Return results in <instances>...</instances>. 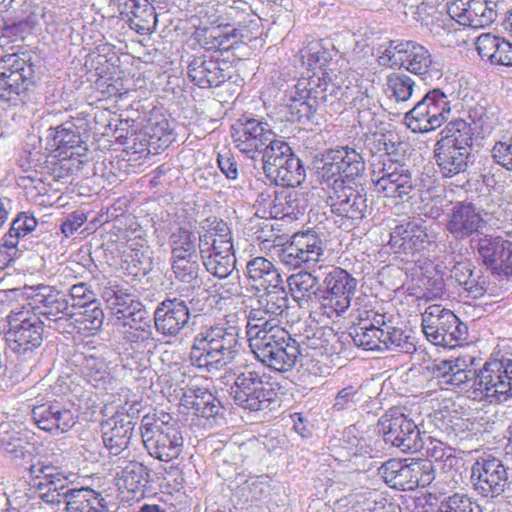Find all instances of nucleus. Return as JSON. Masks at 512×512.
<instances>
[{
  "instance_id": "nucleus-55",
  "label": "nucleus",
  "mask_w": 512,
  "mask_h": 512,
  "mask_svg": "<svg viewBox=\"0 0 512 512\" xmlns=\"http://www.w3.org/2000/svg\"><path fill=\"white\" fill-rule=\"evenodd\" d=\"M369 297L364 295L358 297L355 302L356 313L359 323H366L367 327L387 328L391 325V320H386V315L376 311L371 305L367 304Z\"/></svg>"
},
{
  "instance_id": "nucleus-10",
  "label": "nucleus",
  "mask_w": 512,
  "mask_h": 512,
  "mask_svg": "<svg viewBox=\"0 0 512 512\" xmlns=\"http://www.w3.org/2000/svg\"><path fill=\"white\" fill-rule=\"evenodd\" d=\"M378 63L390 68L403 67L425 82L432 79V56L427 48L414 41H390L378 56Z\"/></svg>"
},
{
  "instance_id": "nucleus-13",
  "label": "nucleus",
  "mask_w": 512,
  "mask_h": 512,
  "mask_svg": "<svg viewBox=\"0 0 512 512\" xmlns=\"http://www.w3.org/2000/svg\"><path fill=\"white\" fill-rule=\"evenodd\" d=\"M325 243L313 230L293 234L289 241L277 250L281 264L288 268H300L302 265H315L324 255Z\"/></svg>"
},
{
  "instance_id": "nucleus-26",
  "label": "nucleus",
  "mask_w": 512,
  "mask_h": 512,
  "mask_svg": "<svg viewBox=\"0 0 512 512\" xmlns=\"http://www.w3.org/2000/svg\"><path fill=\"white\" fill-rule=\"evenodd\" d=\"M427 242L426 227L417 221H406L392 229L389 245L395 253L413 255L422 250Z\"/></svg>"
},
{
  "instance_id": "nucleus-19",
  "label": "nucleus",
  "mask_w": 512,
  "mask_h": 512,
  "mask_svg": "<svg viewBox=\"0 0 512 512\" xmlns=\"http://www.w3.org/2000/svg\"><path fill=\"white\" fill-rule=\"evenodd\" d=\"M329 199L332 212L342 218L358 221L366 216L367 197L359 185H343V181H334Z\"/></svg>"
},
{
  "instance_id": "nucleus-57",
  "label": "nucleus",
  "mask_w": 512,
  "mask_h": 512,
  "mask_svg": "<svg viewBox=\"0 0 512 512\" xmlns=\"http://www.w3.org/2000/svg\"><path fill=\"white\" fill-rule=\"evenodd\" d=\"M124 339L130 345V348L138 353L150 350L156 346L153 337L152 325L134 328L133 330H124Z\"/></svg>"
},
{
  "instance_id": "nucleus-38",
  "label": "nucleus",
  "mask_w": 512,
  "mask_h": 512,
  "mask_svg": "<svg viewBox=\"0 0 512 512\" xmlns=\"http://www.w3.org/2000/svg\"><path fill=\"white\" fill-rule=\"evenodd\" d=\"M288 287L293 299L300 307L308 305L318 292H321L318 277L308 271H299L287 279Z\"/></svg>"
},
{
  "instance_id": "nucleus-51",
  "label": "nucleus",
  "mask_w": 512,
  "mask_h": 512,
  "mask_svg": "<svg viewBox=\"0 0 512 512\" xmlns=\"http://www.w3.org/2000/svg\"><path fill=\"white\" fill-rule=\"evenodd\" d=\"M450 277L464 289L467 297L476 299L483 295V287L473 277L472 266L468 261L457 262L450 270Z\"/></svg>"
},
{
  "instance_id": "nucleus-16",
  "label": "nucleus",
  "mask_w": 512,
  "mask_h": 512,
  "mask_svg": "<svg viewBox=\"0 0 512 512\" xmlns=\"http://www.w3.org/2000/svg\"><path fill=\"white\" fill-rule=\"evenodd\" d=\"M28 471L31 476L30 485L39 491L40 497L47 503H59L62 492L72 485L71 474H65L46 460H38L30 465Z\"/></svg>"
},
{
  "instance_id": "nucleus-48",
  "label": "nucleus",
  "mask_w": 512,
  "mask_h": 512,
  "mask_svg": "<svg viewBox=\"0 0 512 512\" xmlns=\"http://www.w3.org/2000/svg\"><path fill=\"white\" fill-rule=\"evenodd\" d=\"M198 258L199 256L172 257V270L175 278L192 289L202 285Z\"/></svg>"
},
{
  "instance_id": "nucleus-60",
  "label": "nucleus",
  "mask_w": 512,
  "mask_h": 512,
  "mask_svg": "<svg viewBox=\"0 0 512 512\" xmlns=\"http://www.w3.org/2000/svg\"><path fill=\"white\" fill-rule=\"evenodd\" d=\"M117 319L122 321L125 330H133L134 328L151 325L148 311L140 302L134 303V306L129 310H122V314L117 316Z\"/></svg>"
},
{
  "instance_id": "nucleus-12",
  "label": "nucleus",
  "mask_w": 512,
  "mask_h": 512,
  "mask_svg": "<svg viewBox=\"0 0 512 512\" xmlns=\"http://www.w3.org/2000/svg\"><path fill=\"white\" fill-rule=\"evenodd\" d=\"M512 396V360L486 362L476 373V389L472 398L501 403Z\"/></svg>"
},
{
  "instance_id": "nucleus-62",
  "label": "nucleus",
  "mask_w": 512,
  "mask_h": 512,
  "mask_svg": "<svg viewBox=\"0 0 512 512\" xmlns=\"http://www.w3.org/2000/svg\"><path fill=\"white\" fill-rule=\"evenodd\" d=\"M317 175L320 182L332 189V183L340 178L336 157L333 149L327 150L317 166Z\"/></svg>"
},
{
  "instance_id": "nucleus-53",
  "label": "nucleus",
  "mask_w": 512,
  "mask_h": 512,
  "mask_svg": "<svg viewBox=\"0 0 512 512\" xmlns=\"http://www.w3.org/2000/svg\"><path fill=\"white\" fill-rule=\"evenodd\" d=\"M306 178V171L302 161L295 155L284 165V167L275 173L273 179L277 185L284 187L299 186Z\"/></svg>"
},
{
  "instance_id": "nucleus-50",
  "label": "nucleus",
  "mask_w": 512,
  "mask_h": 512,
  "mask_svg": "<svg viewBox=\"0 0 512 512\" xmlns=\"http://www.w3.org/2000/svg\"><path fill=\"white\" fill-rule=\"evenodd\" d=\"M201 261L206 271L219 279L230 276L236 265L234 249L209 253Z\"/></svg>"
},
{
  "instance_id": "nucleus-43",
  "label": "nucleus",
  "mask_w": 512,
  "mask_h": 512,
  "mask_svg": "<svg viewBox=\"0 0 512 512\" xmlns=\"http://www.w3.org/2000/svg\"><path fill=\"white\" fill-rule=\"evenodd\" d=\"M410 463L389 459L378 468V475L391 488L408 491L410 486Z\"/></svg>"
},
{
  "instance_id": "nucleus-40",
  "label": "nucleus",
  "mask_w": 512,
  "mask_h": 512,
  "mask_svg": "<svg viewBox=\"0 0 512 512\" xmlns=\"http://www.w3.org/2000/svg\"><path fill=\"white\" fill-rule=\"evenodd\" d=\"M275 204L271 207V218L298 219L304 214L305 200L297 191L281 190L275 195Z\"/></svg>"
},
{
  "instance_id": "nucleus-36",
  "label": "nucleus",
  "mask_w": 512,
  "mask_h": 512,
  "mask_svg": "<svg viewBox=\"0 0 512 512\" xmlns=\"http://www.w3.org/2000/svg\"><path fill=\"white\" fill-rule=\"evenodd\" d=\"M264 292L258 296V306L250 310L254 318L262 315L281 319L288 310V294L285 290L284 284L279 286L270 287L263 290Z\"/></svg>"
},
{
  "instance_id": "nucleus-15",
  "label": "nucleus",
  "mask_w": 512,
  "mask_h": 512,
  "mask_svg": "<svg viewBox=\"0 0 512 512\" xmlns=\"http://www.w3.org/2000/svg\"><path fill=\"white\" fill-rule=\"evenodd\" d=\"M471 481L478 494L491 499L504 494L511 484L507 468L494 457L479 458L472 465Z\"/></svg>"
},
{
  "instance_id": "nucleus-58",
  "label": "nucleus",
  "mask_w": 512,
  "mask_h": 512,
  "mask_svg": "<svg viewBox=\"0 0 512 512\" xmlns=\"http://www.w3.org/2000/svg\"><path fill=\"white\" fill-rule=\"evenodd\" d=\"M437 512H483L481 507L463 493H454L445 497Z\"/></svg>"
},
{
  "instance_id": "nucleus-44",
  "label": "nucleus",
  "mask_w": 512,
  "mask_h": 512,
  "mask_svg": "<svg viewBox=\"0 0 512 512\" xmlns=\"http://www.w3.org/2000/svg\"><path fill=\"white\" fill-rule=\"evenodd\" d=\"M474 139L476 137L467 124V120L455 119L442 130L441 138L438 141L471 152Z\"/></svg>"
},
{
  "instance_id": "nucleus-37",
  "label": "nucleus",
  "mask_w": 512,
  "mask_h": 512,
  "mask_svg": "<svg viewBox=\"0 0 512 512\" xmlns=\"http://www.w3.org/2000/svg\"><path fill=\"white\" fill-rule=\"evenodd\" d=\"M510 240L501 236L485 235L481 237L477 244V251L483 264L493 275H498L499 264L503 262L504 255Z\"/></svg>"
},
{
  "instance_id": "nucleus-52",
  "label": "nucleus",
  "mask_w": 512,
  "mask_h": 512,
  "mask_svg": "<svg viewBox=\"0 0 512 512\" xmlns=\"http://www.w3.org/2000/svg\"><path fill=\"white\" fill-rule=\"evenodd\" d=\"M384 328H371L367 327L366 323H359L357 327L353 328L350 336L355 345L362 347L365 350L382 351Z\"/></svg>"
},
{
  "instance_id": "nucleus-9",
  "label": "nucleus",
  "mask_w": 512,
  "mask_h": 512,
  "mask_svg": "<svg viewBox=\"0 0 512 512\" xmlns=\"http://www.w3.org/2000/svg\"><path fill=\"white\" fill-rule=\"evenodd\" d=\"M230 395L238 407L251 412L271 409L277 397L271 384L264 381V376L252 369L236 374Z\"/></svg>"
},
{
  "instance_id": "nucleus-39",
  "label": "nucleus",
  "mask_w": 512,
  "mask_h": 512,
  "mask_svg": "<svg viewBox=\"0 0 512 512\" xmlns=\"http://www.w3.org/2000/svg\"><path fill=\"white\" fill-rule=\"evenodd\" d=\"M77 361L82 375L88 383L98 389H107L112 377L104 358L90 354L81 355Z\"/></svg>"
},
{
  "instance_id": "nucleus-2",
  "label": "nucleus",
  "mask_w": 512,
  "mask_h": 512,
  "mask_svg": "<svg viewBox=\"0 0 512 512\" xmlns=\"http://www.w3.org/2000/svg\"><path fill=\"white\" fill-rule=\"evenodd\" d=\"M171 416L161 412L147 414L141 420L140 434L148 454L162 462L178 458L183 449V436Z\"/></svg>"
},
{
  "instance_id": "nucleus-28",
  "label": "nucleus",
  "mask_w": 512,
  "mask_h": 512,
  "mask_svg": "<svg viewBox=\"0 0 512 512\" xmlns=\"http://www.w3.org/2000/svg\"><path fill=\"white\" fill-rule=\"evenodd\" d=\"M65 504L66 512H107V506L101 493L89 487H68L59 497V503Z\"/></svg>"
},
{
  "instance_id": "nucleus-24",
  "label": "nucleus",
  "mask_w": 512,
  "mask_h": 512,
  "mask_svg": "<svg viewBox=\"0 0 512 512\" xmlns=\"http://www.w3.org/2000/svg\"><path fill=\"white\" fill-rule=\"evenodd\" d=\"M199 231V255L205 258L209 253L233 250L231 229L226 222L217 218H206L201 222Z\"/></svg>"
},
{
  "instance_id": "nucleus-3",
  "label": "nucleus",
  "mask_w": 512,
  "mask_h": 512,
  "mask_svg": "<svg viewBox=\"0 0 512 512\" xmlns=\"http://www.w3.org/2000/svg\"><path fill=\"white\" fill-rule=\"evenodd\" d=\"M371 180L377 192L394 199L409 197L416 187V179L407 165L392 159L389 153L374 156Z\"/></svg>"
},
{
  "instance_id": "nucleus-31",
  "label": "nucleus",
  "mask_w": 512,
  "mask_h": 512,
  "mask_svg": "<svg viewBox=\"0 0 512 512\" xmlns=\"http://www.w3.org/2000/svg\"><path fill=\"white\" fill-rule=\"evenodd\" d=\"M245 276L252 287L258 291L284 284L275 265L262 256L253 257L247 261Z\"/></svg>"
},
{
  "instance_id": "nucleus-7",
  "label": "nucleus",
  "mask_w": 512,
  "mask_h": 512,
  "mask_svg": "<svg viewBox=\"0 0 512 512\" xmlns=\"http://www.w3.org/2000/svg\"><path fill=\"white\" fill-rule=\"evenodd\" d=\"M357 285L358 281L346 270L332 267L325 274L319 296L323 314L330 319L343 316L351 307Z\"/></svg>"
},
{
  "instance_id": "nucleus-42",
  "label": "nucleus",
  "mask_w": 512,
  "mask_h": 512,
  "mask_svg": "<svg viewBox=\"0 0 512 512\" xmlns=\"http://www.w3.org/2000/svg\"><path fill=\"white\" fill-rule=\"evenodd\" d=\"M184 405L191 409L198 417L211 418L216 416L220 409V401L206 388H195L184 395Z\"/></svg>"
},
{
  "instance_id": "nucleus-41",
  "label": "nucleus",
  "mask_w": 512,
  "mask_h": 512,
  "mask_svg": "<svg viewBox=\"0 0 512 512\" xmlns=\"http://www.w3.org/2000/svg\"><path fill=\"white\" fill-rule=\"evenodd\" d=\"M0 446L3 454L15 465H22L31 460L30 443L17 431L0 433Z\"/></svg>"
},
{
  "instance_id": "nucleus-25",
  "label": "nucleus",
  "mask_w": 512,
  "mask_h": 512,
  "mask_svg": "<svg viewBox=\"0 0 512 512\" xmlns=\"http://www.w3.org/2000/svg\"><path fill=\"white\" fill-rule=\"evenodd\" d=\"M432 372L442 386H451L472 398V390L476 389L475 370L463 368L459 360H440L433 363Z\"/></svg>"
},
{
  "instance_id": "nucleus-54",
  "label": "nucleus",
  "mask_w": 512,
  "mask_h": 512,
  "mask_svg": "<svg viewBox=\"0 0 512 512\" xmlns=\"http://www.w3.org/2000/svg\"><path fill=\"white\" fill-rule=\"evenodd\" d=\"M102 297L116 316L122 314V310H129L134 303H139L133 295L127 293L118 285L109 284L102 292Z\"/></svg>"
},
{
  "instance_id": "nucleus-56",
  "label": "nucleus",
  "mask_w": 512,
  "mask_h": 512,
  "mask_svg": "<svg viewBox=\"0 0 512 512\" xmlns=\"http://www.w3.org/2000/svg\"><path fill=\"white\" fill-rule=\"evenodd\" d=\"M467 124L470 126L476 139L485 138L494 129L492 118L489 116L486 108L479 105L469 110Z\"/></svg>"
},
{
  "instance_id": "nucleus-21",
  "label": "nucleus",
  "mask_w": 512,
  "mask_h": 512,
  "mask_svg": "<svg viewBox=\"0 0 512 512\" xmlns=\"http://www.w3.org/2000/svg\"><path fill=\"white\" fill-rule=\"evenodd\" d=\"M153 320L159 334L168 338L176 337L189 323V308L181 299L167 298L156 307Z\"/></svg>"
},
{
  "instance_id": "nucleus-23",
  "label": "nucleus",
  "mask_w": 512,
  "mask_h": 512,
  "mask_svg": "<svg viewBox=\"0 0 512 512\" xmlns=\"http://www.w3.org/2000/svg\"><path fill=\"white\" fill-rule=\"evenodd\" d=\"M47 146L58 152V156L72 158L84 156L87 146L81 137L78 127L72 122H65L46 131Z\"/></svg>"
},
{
  "instance_id": "nucleus-22",
  "label": "nucleus",
  "mask_w": 512,
  "mask_h": 512,
  "mask_svg": "<svg viewBox=\"0 0 512 512\" xmlns=\"http://www.w3.org/2000/svg\"><path fill=\"white\" fill-rule=\"evenodd\" d=\"M485 226L480 212L471 202H458L447 214L445 228L456 240H465L478 234Z\"/></svg>"
},
{
  "instance_id": "nucleus-29",
  "label": "nucleus",
  "mask_w": 512,
  "mask_h": 512,
  "mask_svg": "<svg viewBox=\"0 0 512 512\" xmlns=\"http://www.w3.org/2000/svg\"><path fill=\"white\" fill-rule=\"evenodd\" d=\"M434 159L439 173L451 178L467 171L471 152L437 141L434 145Z\"/></svg>"
},
{
  "instance_id": "nucleus-18",
  "label": "nucleus",
  "mask_w": 512,
  "mask_h": 512,
  "mask_svg": "<svg viewBox=\"0 0 512 512\" xmlns=\"http://www.w3.org/2000/svg\"><path fill=\"white\" fill-rule=\"evenodd\" d=\"M269 124L255 118L239 119L232 126V138L236 148L250 159H256L267 141L273 138Z\"/></svg>"
},
{
  "instance_id": "nucleus-6",
  "label": "nucleus",
  "mask_w": 512,
  "mask_h": 512,
  "mask_svg": "<svg viewBox=\"0 0 512 512\" xmlns=\"http://www.w3.org/2000/svg\"><path fill=\"white\" fill-rule=\"evenodd\" d=\"M35 65L25 53L0 57V101L17 104L34 83Z\"/></svg>"
},
{
  "instance_id": "nucleus-35",
  "label": "nucleus",
  "mask_w": 512,
  "mask_h": 512,
  "mask_svg": "<svg viewBox=\"0 0 512 512\" xmlns=\"http://www.w3.org/2000/svg\"><path fill=\"white\" fill-rule=\"evenodd\" d=\"M121 13H126L128 22L137 33L145 35L156 29L157 18L155 8L147 0H127Z\"/></svg>"
},
{
  "instance_id": "nucleus-5",
  "label": "nucleus",
  "mask_w": 512,
  "mask_h": 512,
  "mask_svg": "<svg viewBox=\"0 0 512 512\" xmlns=\"http://www.w3.org/2000/svg\"><path fill=\"white\" fill-rule=\"evenodd\" d=\"M24 295L29 301V309L37 316H44L52 322L54 328L60 332H69L67 326L74 318L67 296L54 286L38 284L25 286Z\"/></svg>"
},
{
  "instance_id": "nucleus-1",
  "label": "nucleus",
  "mask_w": 512,
  "mask_h": 512,
  "mask_svg": "<svg viewBox=\"0 0 512 512\" xmlns=\"http://www.w3.org/2000/svg\"><path fill=\"white\" fill-rule=\"evenodd\" d=\"M239 348L237 326L228 323L205 325L193 338L190 361L193 366L206 372H218L232 363Z\"/></svg>"
},
{
  "instance_id": "nucleus-64",
  "label": "nucleus",
  "mask_w": 512,
  "mask_h": 512,
  "mask_svg": "<svg viewBox=\"0 0 512 512\" xmlns=\"http://www.w3.org/2000/svg\"><path fill=\"white\" fill-rule=\"evenodd\" d=\"M491 154L495 163L508 171H512V136L496 142Z\"/></svg>"
},
{
  "instance_id": "nucleus-47",
  "label": "nucleus",
  "mask_w": 512,
  "mask_h": 512,
  "mask_svg": "<svg viewBox=\"0 0 512 512\" xmlns=\"http://www.w3.org/2000/svg\"><path fill=\"white\" fill-rule=\"evenodd\" d=\"M382 351L412 354L416 351L415 337L406 330L392 325L384 328Z\"/></svg>"
},
{
  "instance_id": "nucleus-14",
  "label": "nucleus",
  "mask_w": 512,
  "mask_h": 512,
  "mask_svg": "<svg viewBox=\"0 0 512 512\" xmlns=\"http://www.w3.org/2000/svg\"><path fill=\"white\" fill-rule=\"evenodd\" d=\"M274 334L276 339H268L259 350L254 351L255 357L265 366L277 372L291 371L302 355L300 344L289 332Z\"/></svg>"
},
{
  "instance_id": "nucleus-32",
  "label": "nucleus",
  "mask_w": 512,
  "mask_h": 512,
  "mask_svg": "<svg viewBox=\"0 0 512 512\" xmlns=\"http://www.w3.org/2000/svg\"><path fill=\"white\" fill-rule=\"evenodd\" d=\"M135 424L131 420L123 422L111 418L102 426V441L111 455L118 456L128 448Z\"/></svg>"
},
{
  "instance_id": "nucleus-4",
  "label": "nucleus",
  "mask_w": 512,
  "mask_h": 512,
  "mask_svg": "<svg viewBox=\"0 0 512 512\" xmlns=\"http://www.w3.org/2000/svg\"><path fill=\"white\" fill-rule=\"evenodd\" d=\"M5 340L11 351L30 355L43 343L44 323L25 306H16L7 315Z\"/></svg>"
},
{
  "instance_id": "nucleus-27",
  "label": "nucleus",
  "mask_w": 512,
  "mask_h": 512,
  "mask_svg": "<svg viewBox=\"0 0 512 512\" xmlns=\"http://www.w3.org/2000/svg\"><path fill=\"white\" fill-rule=\"evenodd\" d=\"M457 316L439 305H431L422 315V330L434 345L446 347L450 329L456 324Z\"/></svg>"
},
{
  "instance_id": "nucleus-11",
  "label": "nucleus",
  "mask_w": 512,
  "mask_h": 512,
  "mask_svg": "<svg viewBox=\"0 0 512 512\" xmlns=\"http://www.w3.org/2000/svg\"><path fill=\"white\" fill-rule=\"evenodd\" d=\"M451 112L448 96L438 88L428 91L404 117L414 133H428L447 122Z\"/></svg>"
},
{
  "instance_id": "nucleus-49",
  "label": "nucleus",
  "mask_w": 512,
  "mask_h": 512,
  "mask_svg": "<svg viewBox=\"0 0 512 512\" xmlns=\"http://www.w3.org/2000/svg\"><path fill=\"white\" fill-rule=\"evenodd\" d=\"M198 243L199 235L183 227L173 231L169 237L172 257L200 256Z\"/></svg>"
},
{
  "instance_id": "nucleus-34",
  "label": "nucleus",
  "mask_w": 512,
  "mask_h": 512,
  "mask_svg": "<svg viewBox=\"0 0 512 512\" xmlns=\"http://www.w3.org/2000/svg\"><path fill=\"white\" fill-rule=\"evenodd\" d=\"M336 157L340 178L343 185H358L357 181L365 171V161L362 155L348 146L333 149Z\"/></svg>"
},
{
  "instance_id": "nucleus-63",
  "label": "nucleus",
  "mask_w": 512,
  "mask_h": 512,
  "mask_svg": "<svg viewBox=\"0 0 512 512\" xmlns=\"http://www.w3.org/2000/svg\"><path fill=\"white\" fill-rule=\"evenodd\" d=\"M360 400L361 393L359 389L349 385L336 394L332 408L338 412L355 410Z\"/></svg>"
},
{
  "instance_id": "nucleus-59",
  "label": "nucleus",
  "mask_w": 512,
  "mask_h": 512,
  "mask_svg": "<svg viewBox=\"0 0 512 512\" xmlns=\"http://www.w3.org/2000/svg\"><path fill=\"white\" fill-rule=\"evenodd\" d=\"M387 86L396 101L404 102L412 96L415 82L406 74L394 73L387 77Z\"/></svg>"
},
{
  "instance_id": "nucleus-30",
  "label": "nucleus",
  "mask_w": 512,
  "mask_h": 512,
  "mask_svg": "<svg viewBox=\"0 0 512 512\" xmlns=\"http://www.w3.org/2000/svg\"><path fill=\"white\" fill-rule=\"evenodd\" d=\"M188 76L200 88L218 87L226 80L220 62L205 56L196 57L189 63Z\"/></svg>"
},
{
  "instance_id": "nucleus-46",
  "label": "nucleus",
  "mask_w": 512,
  "mask_h": 512,
  "mask_svg": "<svg viewBox=\"0 0 512 512\" xmlns=\"http://www.w3.org/2000/svg\"><path fill=\"white\" fill-rule=\"evenodd\" d=\"M79 309V312H74L72 310L74 318L71 319L74 321L79 331L94 334L102 327L104 322V312L99 302L95 300L79 307Z\"/></svg>"
},
{
  "instance_id": "nucleus-33",
  "label": "nucleus",
  "mask_w": 512,
  "mask_h": 512,
  "mask_svg": "<svg viewBox=\"0 0 512 512\" xmlns=\"http://www.w3.org/2000/svg\"><path fill=\"white\" fill-rule=\"evenodd\" d=\"M281 319L268 317L265 315H254L249 312L247 321V336L249 346L252 351L260 349V346L268 342V339H276L274 334H278L277 330L281 332H288L285 328L280 326Z\"/></svg>"
},
{
  "instance_id": "nucleus-8",
  "label": "nucleus",
  "mask_w": 512,
  "mask_h": 512,
  "mask_svg": "<svg viewBox=\"0 0 512 512\" xmlns=\"http://www.w3.org/2000/svg\"><path fill=\"white\" fill-rule=\"evenodd\" d=\"M379 432L386 443L404 453L420 452L425 439L415 422L405 414L403 407L388 409L378 420Z\"/></svg>"
},
{
  "instance_id": "nucleus-45",
  "label": "nucleus",
  "mask_w": 512,
  "mask_h": 512,
  "mask_svg": "<svg viewBox=\"0 0 512 512\" xmlns=\"http://www.w3.org/2000/svg\"><path fill=\"white\" fill-rule=\"evenodd\" d=\"M148 478V468L140 462L131 461L117 473L116 480L119 489L136 493L143 491V488L148 483Z\"/></svg>"
},
{
  "instance_id": "nucleus-17",
  "label": "nucleus",
  "mask_w": 512,
  "mask_h": 512,
  "mask_svg": "<svg viewBox=\"0 0 512 512\" xmlns=\"http://www.w3.org/2000/svg\"><path fill=\"white\" fill-rule=\"evenodd\" d=\"M32 418L41 430L59 434L69 431L76 424L78 410L71 402L49 401L34 406Z\"/></svg>"
},
{
  "instance_id": "nucleus-20",
  "label": "nucleus",
  "mask_w": 512,
  "mask_h": 512,
  "mask_svg": "<svg viewBox=\"0 0 512 512\" xmlns=\"http://www.w3.org/2000/svg\"><path fill=\"white\" fill-rule=\"evenodd\" d=\"M497 7L492 0H457L448 7V13L461 25L483 28L496 20Z\"/></svg>"
},
{
  "instance_id": "nucleus-61",
  "label": "nucleus",
  "mask_w": 512,
  "mask_h": 512,
  "mask_svg": "<svg viewBox=\"0 0 512 512\" xmlns=\"http://www.w3.org/2000/svg\"><path fill=\"white\" fill-rule=\"evenodd\" d=\"M411 490L417 487H426L434 480V471L431 461H414L410 463Z\"/></svg>"
}]
</instances>
